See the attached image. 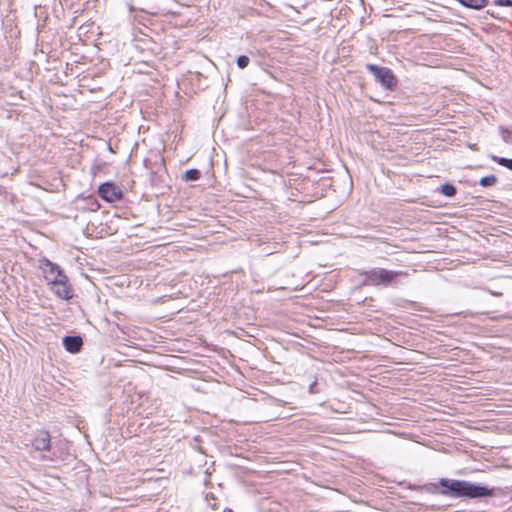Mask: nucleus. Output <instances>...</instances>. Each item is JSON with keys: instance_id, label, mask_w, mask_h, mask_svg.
Wrapping results in <instances>:
<instances>
[{"instance_id": "nucleus-1", "label": "nucleus", "mask_w": 512, "mask_h": 512, "mask_svg": "<svg viewBox=\"0 0 512 512\" xmlns=\"http://www.w3.org/2000/svg\"><path fill=\"white\" fill-rule=\"evenodd\" d=\"M440 485L446 488L442 494L453 497L484 498L492 495L491 489L466 481L442 479Z\"/></svg>"}, {"instance_id": "nucleus-2", "label": "nucleus", "mask_w": 512, "mask_h": 512, "mask_svg": "<svg viewBox=\"0 0 512 512\" xmlns=\"http://www.w3.org/2000/svg\"><path fill=\"white\" fill-rule=\"evenodd\" d=\"M403 272L390 271L385 269H374L367 273L366 282L371 285L389 284L395 282Z\"/></svg>"}, {"instance_id": "nucleus-3", "label": "nucleus", "mask_w": 512, "mask_h": 512, "mask_svg": "<svg viewBox=\"0 0 512 512\" xmlns=\"http://www.w3.org/2000/svg\"><path fill=\"white\" fill-rule=\"evenodd\" d=\"M371 73L377 81L387 89H392L396 85V78L387 66H368Z\"/></svg>"}, {"instance_id": "nucleus-4", "label": "nucleus", "mask_w": 512, "mask_h": 512, "mask_svg": "<svg viewBox=\"0 0 512 512\" xmlns=\"http://www.w3.org/2000/svg\"><path fill=\"white\" fill-rule=\"evenodd\" d=\"M40 268L49 285L66 277L59 266L47 259L41 261Z\"/></svg>"}, {"instance_id": "nucleus-5", "label": "nucleus", "mask_w": 512, "mask_h": 512, "mask_svg": "<svg viewBox=\"0 0 512 512\" xmlns=\"http://www.w3.org/2000/svg\"><path fill=\"white\" fill-rule=\"evenodd\" d=\"M99 195L108 202H115L122 197L121 189L111 183H104L99 187Z\"/></svg>"}, {"instance_id": "nucleus-6", "label": "nucleus", "mask_w": 512, "mask_h": 512, "mask_svg": "<svg viewBox=\"0 0 512 512\" xmlns=\"http://www.w3.org/2000/svg\"><path fill=\"white\" fill-rule=\"evenodd\" d=\"M51 290L61 299H70L72 298V290L71 287L67 283V277L63 278V280H58L52 284H50Z\"/></svg>"}, {"instance_id": "nucleus-7", "label": "nucleus", "mask_w": 512, "mask_h": 512, "mask_svg": "<svg viewBox=\"0 0 512 512\" xmlns=\"http://www.w3.org/2000/svg\"><path fill=\"white\" fill-rule=\"evenodd\" d=\"M63 344L67 351L76 353L81 349L83 341L79 336H66L63 339Z\"/></svg>"}, {"instance_id": "nucleus-8", "label": "nucleus", "mask_w": 512, "mask_h": 512, "mask_svg": "<svg viewBox=\"0 0 512 512\" xmlns=\"http://www.w3.org/2000/svg\"><path fill=\"white\" fill-rule=\"evenodd\" d=\"M33 446L36 450L43 451L48 450L50 447V435L46 431H41L38 433L36 438L34 439Z\"/></svg>"}, {"instance_id": "nucleus-9", "label": "nucleus", "mask_w": 512, "mask_h": 512, "mask_svg": "<svg viewBox=\"0 0 512 512\" xmlns=\"http://www.w3.org/2000/svg\"><path fill=\"white\" fill-rule=\"evenodd\" d=\"M463 6L472 9H482L486 6L487 0H458Z\"/></svg>"}, {"instance_id": "nucleus-10", "label": "nucleus", "mask_w": 512, "mask_h": 512, "mask_svg": "<svg viewBox=\"0 0 512 512\" xmlns=\"http://www.w3.org/2000/svg\"><path fill=\"white\" fill-rule=\"evenodd\" d=\"M200 178V172L197 169L187 170L184 174V179L187 181H194Z\"/></svg>"}, {"instance_id": "nucleus-11", "label": "nucleus", "mask_w": 512, "mask_h": 512, "mask_svg": "<svg viewBox=\"0 0 512 512\" xmlns=\"http://www.w3.org/2000/svg\"><path fill=\"white\" fill-rule=\"evenodd\" d=\"M492 159L495 162H497L498 164H500L501 166H504V167L512 170V159H507V158L497 157V156H493Z\"/></svg>"}, {"instance_id": "nucleus-12", "label": "nucleus", "mask_w": 512, "mask_h": 512, "mask_svg": "<svg viewBox=\"0 0 512 512\" xmlns=\"http://www.w3.org/2000/svg\"><path fill=\"white\" fill-rule=\"evenodd\" d=\"M441 192L447 197H452L456 193V188L451 184H445L441 186Z\"/></svg>"}, {"instance_id": "nucleus-13", "label": "nucleus", "mask_w": 512, "mask_h": 512, "mask_svg": "<svg viewBox=\"0 0 512 512\" xmlns=\"http://www.w3.org/2000/svg\"><path fill=\"white\" fill-rule=\"evenodd\" d=\"M497 182V178L494 175L485 176L480 179V184L483 187L492 186Z\"/></svg>"}, {"instance_id": "nucleus-14", "label": "nucleus", "mask_w": 512, "mask_h": 512, "mask_svg": "<svg viewBox=\"0 0 512 512\" xmlns=\"http://www.w3.org/2000/svg\"><path fill=\"white\" fill-rule=\"evenodd\" d=\"M494 2L500 6H512V0H494Z\"/></svg>"}, {"instance_id": "nucleus-15", "label": "nucleus", "mask_w": 512, "mask_h": 512, "mask_svg": "<svg viewBox=\"0 0 512 512\" xmlns=\"http://www.w3.org/2000/svg\"><path fill=\"white\" fill-rule=\"evenodd\" d=\"M249 63V58L247 56H239L238 59H237V64H248Z\"/></svg>"}, {"instance_id": "nucleus-16", "label": "nucleus", "mask_w": 512, "mask_h": 512, "mask_svg": "<svg viewBox=\"0 0 512 512\" xmlns=\"http://www.w3.org/2000/svg\"><path fill=\"white\" fill-rule=\"evenodd\" d=\"M224 512H233L232 510H225Z\"/></svg>"}]
</instances>
